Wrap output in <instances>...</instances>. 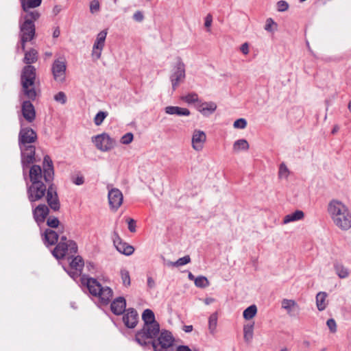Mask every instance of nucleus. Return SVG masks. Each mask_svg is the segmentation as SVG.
<instances>
[{
	"instance_id": "nucleus-18",
	"label": "nucleus",
	"mask_w": 351,
	"mask_h": 351,
	"mask_svg": "<svg viewBox=\"0 0 351 351\" xmlns=\"http://www.w3.org/2000/svg\"><path fill=\"white\" fill-rule=\"evenodd\" d=\"M64 235V234H60L58 231L47 228L45 230L42 236L44 244L47 247H49L56 244L57 245V243L59 242L58 239H60V236Z\"/></svg>"
},
{
	"instance_id": "nucleus-1",
	"label": "nucleus",
	"mask_w": 351,
	"mask_h": 351,
	"mask_svg": "<svg viewBox=\"0 0 351 351\" xmlns=\"http://www.w3.org/2000/svg\"><path fill=\"white\" fill-rule=\"evenodd\" d=\"M43 166V170L38 165H33L29 169L31 184L27 186V195L32 207L33 204L45 197L48 186L54 179L53 165L49 156H45Z\"/></svg>"
},
{
	"instance_id": "nucleus-26",
	"label": "nucleus",
	"mask_w": 351,
	"mask_h": 351,
	"mask_svg": "<svg viewBox=\"0 0 351 351\" xmlns=\"http://www.w3.org/2000/svg\"><path fill=\"white\" fill-rule=\"evenodd\" d=\"M20 2L23 10L27 14L34 12L35 10L31 11L29 9L38 7L42 3V0H20Z\"/></svg>"
},
{
	"instance_id": "nucleus-37",
	"label": "nucleus",
	"mask_w": 351,
	"mask_h": 351,
	"mask_svg": "<svg viewBox=\"0 0 351 351\" xmlns=\"http://www.w3.org/2000/svg\"><path fill=\"white\" fill-rule=\"evenodd\" d=\"M254 324L245 325L243 327V338L245 341L250 342L253 338Z\"/></svg>"
},
{
	"instance_id": "nucleus-30",
	"label": "nucleus",
	"mask_w": 351,
	"mask_h": 351,
	"mask_svg": "<svg viewBox=\"0 0 351 351\" xmlns=\"http://www.w3.org/2000/svg\"><path fill=\"white\" fill-rule=\"evenodd\" d=\"M327 293L324 291L319 292L316 295V305L319 311H324L327 305L328 301L326 300Z\"/></svg>"
},
{
	"instance_id": "nucleus-9",
	"label": "nucleus",
	"mask_w": 351,
	"mask_h": 351,
	"mask_svg": "<svg viewBox=\"0 0 351 351\" xmlns=\"http://www.w3.org/2000/svg\"><path fill=\"white\" fill-rule=\"evenodd\" d=\"M66 62L62 58L56 60L51 66V72L55 81L63 83L66 80Z\"/></svg>"
},
{
	"instance_id": "nucleus-62",
	"label": "nucleus",
	"mask_w": 351,
	"mask_h": 351,
	"mask_svg": "<svg viewBox=\"0 0 351 351\" xmlns=\"http://www.w3.org/2000/svg\"><path fill=\"white\" fill-rule=\"evenodd\" d=\"M61 10H62L61 6L59 5H56L53 7L52 12L55 16H56L61 12Z\"/></svg>"
},
{
	"instance_id": "nucleus-16",
	"label": "nucleus",
	"mask_w": 351,
	"mask_h": 351,
	"mask_svg": "<svg viewBox=\"0 0 351 351\" xmlns=\"http://www.w3.org/2000/svg\"><path fill=\"white\" fill-rule=\"evenodd\" d=\"M114 235L113 244L119 253L126 256L132 255L134 252V247L129 245L128 243L123 241L117 233L114 232Z\"/></svg>"
},
{
	"instance_id": "nucleus-38",
	"label": "nucleus",
	"mask_w": 351,
	"mask_h": 351,
	"mask_svg": "<svg viewBox=\"0 0 351 351\" xmlns=\"http://www.w3.org/2000/svg\"><path fill=\"white\" fill-rule=\"evenodd\" d=\"M257 313V308L255 305H251L244 310L243 315V317L247 319H252Z\"/></svg>"
},
{
	"instance_id": "nucleus-8",
	"label": "nucleus",
	"mask_w": 351,
	"mask_h": 351,
	"mask_svg": "<svg viewBox=\"0 0 351 351\" xmlns=\"http://www.w3.org/2000/svg\"><path fill=\"white\" fill-rule=\"evenodd\" d=\"M174 341L172 334L167 331H162L157 340L152 342V347L154 351H162L164 349H171Z\"/></svg>"
},
{
	"instance_id": "nucleus-21",
	"label": "nucleus",
	"mask_w": 351,
	"mask_h": 351,
	"mask_svg": "<svg viewBox=\"0 0 351 351\" xmlns=\"http://www.w3.org/2000/svg\"><path fill=\"white\" fill-rule=\"evenodd\" d=\"M107 36V30L99 32L97 35V40L93 45L92 56L93 58L98 59L100 58L101 49L104 45L105 39Z\"/></svg>"
},
{
	"instance_id": "nucleus-39",
	"label": "nucleus",
	"mask_w": 351,
	"mask_h": 351,
	"mask_svg": "<svg viewBox=\"0 0 351 351\" xmlns=\"http://www.w3.org/2000/svg\"><path fill=\"white\" fill-rule=\"evenodd\" d=\"M120 276L123 285L125 287H129L131 285V280L129 271L125 269H122L120 271Z\"/></svg>"
},
{
	"instance_id": "nucleus-33",
	"label": "nucleus",
	"mask_w": 351,
	"mask_h": 351,
	"mask_svg": "<svg viewBox=\"0 0 351 351\" xmlns=\"http://www.w3.org/2000/svg\"><path fill=\"white\" fill-rule=\"evenodd\" d=\"M249 147V143L245 139L237 140L233 144V151L234 152H239L242 150L246 151Z\"/></svg>"
},
{
	"instance_id": "nucleus-23",
	"label": "nucleus",
	"mask_w": 351,
	"mask_h": 351,
	"mask_svg": "<svg viewBox=\"0 0 351 351\" xmlns=\"http://www.w3.org/2000/svg\"><path fill=\"white\" fill-rule=\"evenodd\" d=\"M123 195L118 189H111V210H117L123 204Z\"/></svg>"
},
{
	"instance_id": "nucleus-48",
	"label": "nucleus",
	"mask_w": 351,
	"mask_h": 351,
	"mask_svg": "<svg viewBox=\"0 0 351 351\" xmlns=\"http://www.w3.org/2000/svg\"><path fill=\"white\" fill-rule=\"evenodd\" d=\"M277 10L278 12H285L289 9V3L285 1H279L276 3Z\"/></svg>"
},
{
	"instance_id": "nucleus-25",
	"label": "nucleus",
	"mask_w": 351,
	"mask_h": 351,
	"mask_svg": "<svg viewBox=\"0 0 351 351\" xmlns=\"http://www.w3.org/2000/svg\"><path fill=\"white\" fill-rule=\"evenodd\" d=\"M36 77V69L32 65L25 66L21 73L20 81L25 80L26 79H31Z\"/></svg>"
},
{
	"instance_id": "nucleus-44",
	"label": "nucleus",
	"mask_w": 351,
	"mask_h": 351,
	"mask_svg": "<svg viewBox=\"0 0 351 351\" xmlns=\"http://www.w3.org/2000/svg\"><path fill=\"white\" fill-rule=\"evenodd\" d=\"M182 99L188 104L195 103L198 101V95L195 93H189L187 95L183 97Z\"/></svg>"
},
{
	"instance_id": "nucleus-47",
	"label": "nucleus",
	"mask_w": 351,
	"mask_h": 351,
	"mask_svg": "<svg viewBox=\"0 0 351 351\" xmlns=\"http://www.w3.org/2000/svg\"><path fill=\"white\" fill-rule=\"evenodd\" d=\"M54 99L61 104H65L66 103V94L62 91H60L54 95Z\"/></svg>"
},
{
	"instance_id": "nucleus-3",
	"label": "nucleus",
	"mask_w": 351,
	"mask_h": 351,
	"mask_svg": "<svg viewBox=\"0 0 351 351\" xmlns=\"http://www.w3.org/2000/svg\"><path fill=\"white\" fill-rule=\"evenodd\" d=\"M328 212L337 227L343 230L351 228V213L341 202L335 199L330 201L328 206Z\"/></svg>"
},
{
	"instance_id": "nucleus-53",
	"label": "nucleus",
	"mask_w": 351,
	"mask_h": 351,
	"mask_svg": "<svg viewBox=\"0 0 351 351\" xmlns=\"http://www.w3.org/2000/svg\"><path fill=\"white\" fill-rule=\"evenodd\" d=\"M99 10V3L97 0H93L90 3V11L94 14Z\"/></svg>"
},
{
	"instance_id": "nucleus-64",
	"label": "nucleus",
	"mask_w": 351,
	"mask_h": 351,
	"mask_svg": "<svg viewBox=\"0 0 351 351\" xmlns=\"http://www.w3.org/2000/svg\"><path fill=\"white\" fill-rule=\"evenodd\" d=\"M183 330L185 332H190L193 330V326L192 325L184 326L183 328Z\"/></svg>"
},
{
	"instance_id": "nucleus-40",
	"label": "nucleus",
	"mask_w": 351,
	"mask_h": 351,
	"mask_svg": "<svg viewBox=\"0 0 351 351\" xmlns=\"http://www.w3.org/2000/svg\"><path fill=\"white\" fill-rule=\"evenodd\" d=\"M278 24L271 19L268 18L265 21V30L269 32L274 33L277 30Z\"/></svg>"
},
{
	"instance_id": "nucleus-15",
	"label": "nucleus",
	"mask_w": 351,
	"mask_h": 351,
	"mask_svg": "<svg viewBox=\"0 0 351 351\" xmlns=\"http://www.w3.org/2000/svg\"><path fill=\"white\" fill-rule=\"evenodd\" d=\"M32 208L34 219L40 226L45 222L49 215V208L45 204H40L35 208L34 206Z\"/></svg>"
},
{
	"instance_id": "nucleus-22",
	"label": "nucleus",
	"mask_w": 351,
	"mask_h": 351,
	"mask_svg": "<svg viewBox=\"0 0 351 351\" xmlns=\"http://www.w3.org/2000/svg\"><path fill=\"white\" fill-rule=\"evenodd\" d=\"M126 300L122 297H118L111 302V312L120 315L126 311Z\"/></svg>"
},
{
	"instance_id": "nucleus-57",
	"label": "nucleus",
	"mask_w": 351,
	"mask_h": 351,
	"mask_svg": "<svg viewBox=\"0 0 351 351\" xmlns=\"http://www.w3.org/2000/svg\"><path fill=\"white\" fill-rule=\"evenodd\" d=\"M212 22H213L212 15L210 14H207V16L205 18V23H204L205 27L207 28H209L212 25Z\"/></svg>"
},
{
	"instance_id": "nucleus-34",
	"label": "nucleus",
	"mask_w": 351,
	"mask_h": 351,
	"mask_svg": "<svg viewBox=\"0 0 351 351\" xmlns=\"http://www.w3.org/2000/svg\"><path fill=\"white\" fill-rule=\"evenodd\" d=\"M336 274L340 278H346L349 276L348 269L342 264L336 263L334 265Z\"/></svg>"
},
{
	"instance_id": "nucleus-42",
	"label": "nucleus",
	"mask_w": 351,
	"mask_h": 351,
	"mask_svg": "<svg viewBox=\"0 0 351 351\" xmlns=\"http://www.w3.org/2000/svg\"><path fill=\"white\" fill-rule=\"evenodd\" d=\"M209 281L205 276H198L195 279V285L199 288H205L209 286Z\"/></svg>"
},
{
	"instance_id": "nucleus-60",
	"label": "nucleus",
	"mask_w": 351,
	"mask_h": 351,
	"mask_svg": "<svg viewBox=\"0 0 351 351\" xmlns=\"http://www.w3.org/2000/svg\"><path fill=\"white\" fill-rule=\"evenodd\" d=\"M241 51L242 53L245 55H247L249 53V46L247 43H243L241 47Z\"/></svg>"
},
{
	"instance_id": "nucleus-13",
	"label": "nucleus",
	"mask_w": 351,
	"mask_h": 351,
	"mask_svg": "<svg viewBox=\"0 0 351 351\" xmlns=\"http://www.w3.org/2000/svg\"><path fill=\"white\" fill-rule=\"evenodd\" d=\"M37 140V134L29 127L21 128L19 134V147L32 145Z\"/></svg>"
},
{
	"instance_id": "nucleus-29",
	"label": "nucleus",
	"mask_w": 351,
	"mask_h": 351,
	"mask_svg": "<svg viewBox=\"0 0 351 351\" xmlns=\"http://www.w3.org/2000/svg\"><path fill=\"white\" fill-rule=\"evenodd\" d=\"M38 58V51L34 49H31L25 51L23 58V62L27 65L35 63Z\"/></svg>"
},
{
	"instance_id": "nucleus-2",
	"label": "nucleus",
	"mask_w": 351,
	"mask_h": 351,
	"mask_svg": "<svg viewBox=\"0 0 351 351\" xmlns=\"http://www.w3.org/2000/svg\"><path fill=\"white\" fill-rule=\"evenodd\" d=\"M82 271L72 269L69 274L73 279L79 276L81 277L80 281L82 286L86 287L93 296L97 298L98 306L108 314L106 309L110 303V288L102 287L95 278L88 277L86 274H82Z\"/></svg>"
},
{
	"instance_id": "nucleus-52",
	"label": "nucleus",
	"mask_w": 351,
	"mask_h": 351,
	"mask_svg": "<svg viewBox=\"0 0 351 351\" xmlns=\"http://www.w3.org/2000/svg\"><path fill=\"white\" fill-rule=\"evenodd\" d=\"M30 41V40L20 38V40L17 45V51L19 52V49H21L23 52L25 53L26 43Z\"/></svg>"
},
{
	"instance_id": "nucleus-12",
	"label": "nucleus",
	"mask_w": 351,
	"mask_h": 351,
	"mask_svg": "<svg viewBox=\"0 0 351 351\" xmlns=\"http://www.w3.org/2000/svg\"><path fill=\"white\" fill-rule=\"evenodd\" d=\"M45 196L48 204L47 206L53 211L59 210L60 208V202L56 187L53 184V182L50 183L49 186H48Z\"/></svg>"
},
{
	"instance_id": "nucleus-49",
	"label": "nucleus",
	"mask_w": 351,
	"mask_h": 351,
	"mask_svg": "<svg viewBox=\"0 0 351 351\" xmlns=\"http://www.w3.org/2000/svg\"><path fill=\"white\" fill-rule=\"evenodd\" d=\"M134 138L132 133L128 132L124 134L121 138V143L124 145L130 144Z\"/></svg>"
},
{
	"instance_id": "nucleus-59",
	"label": "nucleus",
	"mask_w": 351,
	"mask_h": 351,
	"mask_svg": "<svg viewBox=\"0 0 351 351\" xmlns=\"http://www.w3.org/2000/svg\"><path fill=\"white\" fill-rule=\"evenodd\" d=\"M86 267L88 269V271L93 274L95 271V265L93 263L88 262L86 263Z\"/></svg>"
},
{
	"instance_id": "nucleus-24",
	"label": "nucleus",
	"mask_w": 351,
	"mask_h": 351,
	"mask_svg": "<svg viewBox=\"0 0 351 351\" xmlns=\"http://www.w3.org/2000/svg\"><path fill=\"white\" fill-rule=\"evenodd\" d=\"M196 108L204 116L213 114L217 109V104L213 101L199 102Z\"/></svg>"
},
{
	"instance_id": "nucleus-61",
	"label": "nucleus",
	"mask_w": 351,
	"mask_h": 351,
	"mask_svg": "<svg viewBox=\"0 0 351 351\" xmlns=\"http://www.w3.org/2000/svg\"><path fill=\"white\" fill-rule=\"evenodd\" d=\"M155 281L152 277L147 278V286L149 288L152 289L155 287Z\"/></svg>"
},
{
	"instance_id": "nucleus-11",
	"label": "nucleus",
	"mask_w": 351,
	"mask_h": 351,
	"mask_svg": "<svg viewBox=\"0 0 351 351\" xmlns=\"http://www.w3.org/2000/svg\"><path fill=\"white\" fill-rule=\"evenodd\" d=\"M21 152V163L23 171L35 162L36 148L33 145L19 147Z\"/></svg>"
},
{
	"instance_id": "nucleus-5",
	"label": "nucleus",
	"mask_w": 351,
	"mask_h": 351,
	"mask_svg": "<svg viewBox=\"0 0 351 351\" xmlns=\"http://www.w3.org/2000/svg\"><path fill=\"white\" fill-rule=\"evenodd\" d=\"M38 11L25 14L19 21V38L32 40L36 36L34 22L40 18Z\"/></svg>"
},
{
	"instance_id": "nucleus-28",
	"label": "nucleus",
	"mask_w": 351,
	"mask_h": 351,
	"mask_svg": "<svg viewBox=\"0 0 351 351\" xmlns=\"http://www.w3.org/2000/svg\"><path fill=\"white\" fill-rule=\"evenodd\" d=\"M165 112L169 114H176L178 116H189L190 111L187 108L178 106H167L165 109Z\"/></svg>"
},
{
	"instance_id": "nucleus-35",
	"label": "nucleus",
	"mask_w": 351,
	"mask_h": 351,
	"mask_svg": "<svg viewBox=\"0 0 351 351\" xmlns=\"http://www.w3.org/2000/svg\"><path fill=\"white\" fill-rule=\"evenodd\" d=\"M142 319L144 322V324L158 323L155 319L154 313L150 309H146L143 311L142 315Z\"/></svg>"
},
{
	"instance_id": "nucleus-17",
	"label": "nucleus",
	"mask_w": 351,
	"mask_h": 351,
	"mask_svg": "<svg viewBox=\"0 0 351 351\" xmlns=\"http://www.w3.org/2000/svg\"><path fill=\"white\" fill-rule=\"evenodd\" d=\"M206 141V135L204 131L195 130L193 132L192 147L197 152L202 151Z\"/></svg>"
},
{
	"instance_id": "nucleus-32",
	"label": "nucleus",
	"mask_w": 351,
	"mask_h": 351,
	"mask_svg": "<svg viewBox=\"0 0 351 351\" xmlns=\"http://www.w3.org/2000/svg\"><path fill=\"white\" fill-rule=\"evenodd\" d=\"M70 259H71V261L70 262L69 265L71 269L82 271L84 266V262L82 256L75 254Z\"/></svg>"
},
{
	"instance_id": "nucleus-58",
	"label": "nucleus",
	"mask_w": 351,
	"mask_h": 351,
	"mask_svg": "<svg viewBox=\"0 0 351 351\" xmlns=\"http://www.w3.org/2000/svg\"><path fill=\"white\" fill-rule=\"evenodd\" d=\"M166 351H191V350L186 346H179L176 348V350L169 349L166 350Z\"/></svg>"
},
{
	"instance_id": "nucleus-10",
	"label": "nucleus",
	"mask_w": 351,
	"mask_h": 351,
	"mask_svg": "<svg viewBox=\"0 0 351 351\" xmlns=\"http://www.w3.org/2000/svg\"><path fill=\"white\" fill-rule=\"evenodd\" d=\"M21 93L28 99L34 101L37 96V78L26 79L21 82Z\"/></svg>"
},
{
	"instance_id": "nucleus-45",
	"label": "nucleus",
	"mask_w": 351,
	"mask_h": 351,
	"mask_svg": "<svg viewBox=\"0 0 351 351\" xmlns=\"http://www.w3.org/2000/svg\"><path fill=\"white\" fill-rule=\"evenodd\" d=\"M108 113L104 112H99L94 118V122L96 125L101 124L104 119L107 117Z\"/></svg>"
},
{
	"instance_id": "nucleus-36",
	"label": "nucleus",
	"mask_w": 351,
	"mask_h": 351,
	"mask_svg": "<svg viewBox=\"0 0 351 351\" xmlns=\"http://www.w3.org/2000/svg\"><path fill=\"white\" fill-rule=\"evenodd\" d=\"M298 306L297 303L293 300L284 299L282 301V308L286 310L289 315H291L292 311Z\"/></svg>"
},
{
	"instance_id": "nucleus-43",
	"label": "nucleus",
	"mask_w": 351,
	"mask_h": 351,
	"mask_svg": "<svg viewBox=\"0 0 351 351\" xmlns=\"http://www.w3.org/2000/svg\"><path fill=\"white\" fill-rule=\"evenodd\" d=\"M190 262H191V258L189 255H186L184 257L180 258L174 263H172V262L169 263L168 265H172V266H176V267H179V266H182L186 264H188Z\"/></svg>"
},
{
	"instance_id": "nucleus-54",
	"label": "nucleus",
	"mask_w": 351,
	"mask_h": 351,
	"mask_svg": "<svg viewBox=\"0 0 351 351\" xmlns=\"http://www.w3.org/2000/svg\"><path fill=\"white\" fill-rule=\"evenodd\" d=\"M128 229L131 232H136V221L133 219H129L128 220Z\"/></svg>"
},
{
	"instance_id": "nucleus-14",
	"label": "nucleus",
	"mask_w": 351,
	"mask_h": 351,
	"mask_svg": "<svg viewBox=\"0 0 351 351\" xmlns=\"http://www.w3.org/2000/svg\"><path fill=\"white\" fill-rule=\"evenodd\" d=\"M122 321L128 328H134L138 322V314L136 309L128 308L122 314Z\"/></svg>"
},
{
	"instance_id": "nucleus-55",
	"label": "nucleus",
	"mask_w": 351,
	"mask_h": 351,
	"mask_svg": "<svg viewBox=\"0 0 351 351\" xmlns=\"http://www.w3.org/2000/svg\"><path fill=\"white\" fill-rule=\"evenodd\" d=\"M72 182L76 185H82L84 182V179L82 176H77L72 178Z\"/></svg>"
},
{
	"instance_id": "nucleus-19",
	"label": "nucleus",
	"mask_w": 351,
	"mask_h": 351,
	"mask_svg": "<svg viewBox=\"0 0 351 351\" xmlns=\"http://www.w3.org/2000/svg\"><path fill=\"white\" fill-rule=\"evenodd\" d=\"M31 101H24L21 105L22 114L28 123L33 122L36 119V110Z\"/></svg>"
},
{
	"instance_id": "nucleus-51",
	"label": "nucleus",
	"mask_w": 351,
	"mask_h": 351,
	"mask_svg": "<svg viewBox=\"0 0 351 351\" xmlns=\"http://www.w3.org/2000/svg\"><path fill=\"white\" fill-rule=\"evenodd\" d=\"M326 324L331 332H332V333L336 332L337 324L334 319L331 318V319H328L326 322Z\"/></svg>"
},
{
	"instance_id": "nucleus-6",
	"label": "nucleus",
	"mask_w": 351,
	"mask_h": 351,
	"mask_svg": "<svg viewBox=\"0 0 351 351\" xmlns=\"http://www.w3.org/2000/svg\"><path fill=\"white\" fill-rule=\"evenodd\" d=\"M159 332L160 325L158 323L144 324L142 329L136 332L135 339L141 346L152 344Z\"/></svg>"
},
{
	"instance_id": "nucleus-50",
	"label": "nucleus",
	"mask_w": 351,
	"mask_h": 351,
	"mask_svg": "<svg viewBox=\"0 0 351 351\" xmlns=\"http://www.w3.org/2000/svg\"><path fill=\"white\" fill-rule=\"evenodd\" d=\"M235 128L244 129L247 125V121L245 119H239L234 122L233 124Z\"/></svg>"
},
{
	"instance_id": "nucleus-46",
	"label": "nucleus",
	"mask_w": 351,
	"mask_h": 351,
	"mask_svg": "<svg viewBox=\"0 0 351 351\" xmlns=\"http://www.w3.org/2000/svg\"><path fill=\"white\" fill-rule=\"evenodd\" d=\"M289 169L287 167V166L284 163L280 164V167H279V171H278L279 178H287L289 176Z\"/></svg>"
},
{
	"instance_id": "nucleus-41",
	"label": "nucleus",
	"mask_w": 351,
	"mask_h": 351,
	"mask_svg": "<svg viewBox=\"0 0 351 351\" xmlns=\"http://www.w3.org/2000/svg\"><path fill=\"white\" fill-rule=\"evenodd\" d=\"M217 324V313H213L209 317L208 319V328L212 334H214Z\"/></svg>"
},
{
	"instance_id": "nucleus-20",
	"label": "nucleus",
	"mask_w": 351,
	"mask_h": 351,
	"mask_svg": "<svg viewBox=\"0 0 351 351\" xmlns=\"http://www.w3.org/2000/svg\"><path fill=\"white\" fill-rule=\"evenodd\" d=\"M92 141L96 147L102 152L108 151L110 149V136L106 133L93 137Z\"/></svg>"
},
{
	"instance_id": "nucleus-27",
	"label": "nucleus",
	"mask_w": 351,
	"mask_h": 351,
	"mask_svg": "<svg viewBox=\"0 0 351 351\" xmlns=\"http://www.w3.org/2000/svg\"><path fill=\"white\" fill-rule=\"evenodd\" d=\"M47 225L51 228L57 229L60 234H63L65 230L64 225L60 223L59 219L53 216H49L47 219Z\"/></svg>"
},
{
	"instance_id": "nucleus-63",
	"label": "nucleus",
	"mask_w": 351,
	"mask_h": 351,
	"mask_svg": "<svg viewBox=\"0 0 351 351\" xmlns=\"http://www.w3.org/2000/svg\"><path fill=\"white\" fill-rule=\"evenodd\" d=\"M60 34V29H59V27H56V28L53 30V38H58V37H59Z\"/></svg>"
},
{
	"instance_id": "nucleus-31",
	"label": "nucleus",
	"mask_w": 351,
	"mask_h": 351,
	"mask_svg": "<svg viewBox=\"0 0 351 351\" xmlns=\"http://www.w3.org/2000/svg\"><path fill=\"white\" fill-rule=\"evenodd\" d=\"M304 214L302 210H295V212L287 215L283 219V223L287 224L293 221L301 220L304 218Z\"/></svg>"
},
{
	"instance_id": "nucleus-7",
	"label": "nucleus",
	"mask_w": 351,
	"mask_h": 351,
	"mask_svg": "<svg viewBox=\"0 0 351 351\" xmlns=\"http://www.w3.org/2000/svg\"><path fill=\"white\" fill-rule=\"evenodd\" d=\"M186 77L185 64L180 57L176 58V62L172 69L170 80L172 88L176 90L180 83L183 82Z\"/></svg>"
},
{
	"instance_id": "nucleus-4",
	"label": "nucleus",
	"mask_w": 351,
	"mask_h": 351,
	"mask_svg": "<svg viewBox=\"0 0 351 351\" xmlns=\"http://www.w3.org/2000/svg\"><path fill=\"white\" fill-rule=\"evenodd\" d=\"M78 247L76 242L69 239L66 235L60 236V239L51 251L52 255L57 260L67 258L70 260L77 254Z\"/></svg>"
},
{
	"instance_id": "nucleus-56",
	"label": "nucleus",
	"mask_w": 351,
	"mask_h": 351,
	"mask_svg": "<svg viewBox=\"0 0 351 351\" xmlns=\"http://www.w3.org/2000/svg\"><path fill=\"white\" fill-rule=\"evenodd\" d=\"M133 19L138 22H141L144 19V15L142 12L136 11L134 15Z\"/></svg>"
}]
</instances>
